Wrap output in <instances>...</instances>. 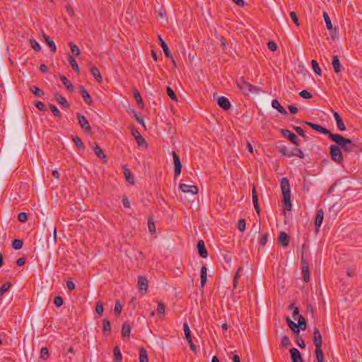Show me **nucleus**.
<instances>
[{
    "label": "nucleus",
    "instance_id": "obj_1",
    "mask_svg": "<svg viewBox=\"0 0 362 362\" xmlns=\"http://www.w3.org/2000/svg\"><path fill=\"white\" fill-rule=\"evenodd\" d=\"M281 189L283 195L284 209L287 211L291 210V190L288 180L283 177L281 180Z\"/></svg>",
    "mask_w": 362,
    "mask_h": 362
},
{
    "label": "nucleus",
    "instance_id": "obj_2",
    "mask_svg": "<svg viewBox=\"0 0 362 362\" xmlns=\"http://www.w3.org/2000/svg\"><path fill=\"white\" fill-rule=\"evenodd\" d=\"M236 85L240 92L245 95H249L250 93H258L259 92V89L246 81L244 77H240L237 80Z\"/></svg>",
    "mask_w": 362,
    "mask_h": 362
},
{
    "label": "nucleus",
    "instance_id": "obj_3",
    "mask_svg": "<svg viewBox=\"0 0 362 362\" xmlns=\"http://www.w3.org/2000/svg\"><path fill=\"white\" fill-rule=\"evenodd\" d=\"M330 139L335 142L339 147L340 146L345 152L349 153L351 151V146H354V144L351 139L337 134L332 135Z\"/></svg>",
    "mask_w": 362,
    "mask_h": 362
},
{
    "label": "nucleus",
    "instance_id": "obj_4",
    "mask_svg": "<svg viewBox=\"0 0 362 362\" xmlns=\"http://www.w3.org/2000/svg\"><path fill=\"white\" fill-rule=\"evenodd\" d=\"M329 149L332 160L337 164H341L344 161V156L339 146L337 144L331 145Z\"/></svg>",
    "mask_w": 362,
    "mask_h": 362
},
{
    "label": "nucleus",
    "instance_id": "obj_5",
    "mask_svg": "<svg viewBox=\"0 0 362 362\" xmlns=\"http://www.w3.org/2000/svg\"><path fill=\"white\" fill-rule=\"evenodd\" d=\"M304 124L309 126L313 129H314L321 134L328 135L330 139H331V136L334 134L329 129H327L317 124L313 123V122H308V121L304 122Z\"/></svg>",
    "mask_w": 362,
    "mask_h": 362
},
{
    "label": "nucleus",
    "instance_id": "obj_6",
    "mask_svg": "<svg viewBox=\"0 0 362 362\" xmlns=\"http://www.w3.org/2000/svg\"><path fill=\"white\" fill-rule=\"evenodd\" d=\"M281 133L284 137L287 138L296 146H298L300 145L298 136L291 131L286 129H282L281 130Z\"/></svg>",
    "mask_w": 362,
    "mask_h": 362
},
{
    "label": "nucleus",
    "instance_id": "obj_7",
    "mask_svg": "<svg viewBox=\"0 0 362 362\" xmlns=\"http://www.w3.org/2000/svg\"><path fill=\"white\" fill-rule=\"evenodd\" d=\"M131 132H132V136L135 138L138 146L146 148L147 143H146L145 139L138 132V130L136 129H135L134 127H132Z\"/></svg>",
    "mask_w": 362,
    "mask_h": 362
},
{
    "label": "nucleus",
    "instance_id": "obj_8",
    "mask_svg": "<svg viewBox=\"0 0 362 362\" xmlns=\"http://www.w3.org/2000/svg\"><path fill=\"white\" fill-rule=\"evenodd\" d=\"M77 119L78 124H80L81 127L86 132H91V127L89 124V122L86 117L79 113L77 114Z\"/></svg>",
    "mask_w": 362,
    "mask_h": 362
},
{
    "label": "nucleus",
    "instance_id": "obj_9",
    "mask_svg": "<svg viewBox=\"0 0 362 362\" xmlns=\"http://www.w3.org/2000/svg\"><path fill=\"white\" fill-rule=\"evenodd\" d=\"M173 156L174 166H175L174 175H175V177H177L181 173L182 164H181V161H180L179 156L177 155V153L175 151L173 152Z\"/></svg>",
    "mask_w": 362,
    "mask_h": 362
},
{
    "label": "nucleus",
    "instance_id": "obj_10",
    "mask_svg": "<svg viewBox=\"0 0 362 362\" xmlns=\"http://www.w3.org/2000/svg\"><path fill=\"white\" fill-rule=\"evenodd\" d=\"M180 189L185 193H190L193 195L198 193V187L195 185H188L186 184H180Z\"/></svg>",
    "mask_w": 362,
    "mask_h": 362
},
{
    "label": "nucleus",
    "instance_id": "obj_11",
    "mask_svg": "<svg viewBox=\"0 0 362 362\" xmlns=\"http://www.w3.org/2000/svg\"><path fill=\"white\" fill-rule=\"evenodd\" d=\"M313 344L315 348L322 347V335L318 328L315 327L313 331Z\"/></svg>",
    "mask_w": 362,
    "mask_h": 362
},
{
    "label": "nucleus",
    "instance_id": "obj_12",
    "mask_svg": "<svg viewBox=\"0 0 362 362\" xmlns=\"http://www.w3.org/2000/svg\"><path fill=\"white\" fill-rule=\"evenodd\" d=\"M323 17H324V19H325V21L326 23L327 29L331 31L332 37L334 38V35L337 33V29L332 28V24L331 22V19L327 12H325V11L323 12Z\"/></svg>",
    "mask_w": 362,
    "mask_h": 362
},
{
    "label": "nucleus",
    "instance_id": "obj_13",
    "mask_svg": "<svg viewBox=\"0 0 362 362\" xmlns=\"http://www.w3.org/2000/svg\"><path fill=\"white\" fill-rule=\"evenodd\" d=\"M138 288L140 291H144L145 293L148 291V279L142 276L138 277Z\"/></svg>",
    "mask_w": 362,
    "mask_h": 362
},
{
    "label": "nucleus",
    "instance_id": "obj_14",
    "mask_svg": "<svg viewBox=\"0 0 362 362\" xmlns=\"http://www.w3.org/2000/svg\"><path fill=\"white\" fill-rule=\"evenodd\" d=\"M324 218V211L322 209H318L316 213V217L315 220V230L317 232H318L319 228H320L322 221Z\"/></svg>",
    "mask_w": 362,
    "mask_h": 362
},
{
    "label": "nucleus",
    "instance_id": "obj_15",
    "mask_svg": "<svg viewBox=\"0 0 362 362\" xmlns=\"http://www.w3.org/2000/svg\"><path fill=\"white\" fill-rule=\"evenodd\" d=\"M217 104L224 110H228L231 107L229 100L224 96H221L218 98Z\"/></svg>",
    "mask_w": 362,
    "mask_h": 362
},
{
    "label": "nucleus",
    "instance_id": "obj_16",
    "mask_svg": "<svg viewBox=\"0 0 362 362\" xmlns=\"http://www.w3.org/2000/svg\"><path fill=\"white\" fill-rule=\"evenodd\" d=\"M290 354L292 362H303L301 354L296 348H291Z\"/></svg>",
    "mask_w": 362,
    "mask_h": 362
},
{
    "label": "nucleus",
    "instance_id": "obj_17",
    "mask_svg": "<svg viewBox=\"0 0 362 362\" xmlns=\"http://www.w3.org/2000/svg\"><path fill=\"white\" fill-rule=\"evenodd\" d=\"M197 247L199 255L203 258L207 257L208 252L205 247L204 242L202 240L198 241Z\"/></svg>",
    "mask_w": 362,
    "mask_h": 362
},
{
    "label": "nucleus",
    "instance_id": "obj_18",
    "mask_svg": "<svg viewBox=\"0 0 362 362\" xmlns=\"http://www.w3.org/2000/svg\"><path fill=\"white\" fill-rule=\"evenodd\" d=\"M289 239H290V238H289L288 235L286 232H284V231H281L279 233V235L278 237V240H279V243L284 247H286L288 245Z\"/></svg>",
    "mask_w": 362,
    "mask_h": 362
},
{
    "label": "nucleus",
    "instance_id": "obj_19",
    "mask_svg": "<svg viewBox=\"0 0 362 362\" xmlns=\"http://www.w3.org/2000/svg\"><path fill=\"white\" fill-rule=\"evenodd\" d=\"M80 93L83 97V99L85 101V103L89 105H91L93 103L92 98L88 93V91L85 89V88L82 86H80Z\"/></svg>",
    "mask_w": 362,
    "mask_h": 362
},
{
    "label": "nucleus",
    "instance_id": "obj_20",
    "mask_svg": "<svg viewBox=\"0 0 362 362\" xmlns=\"http://www.w3.org/2000/svg\"><path fill=\"white\" fill-rule=\"evenodd\" d=\"M158 39H159V45L163 48L165 57L168 58H172L173 57L170 54V49H169V47H168L167 43L160 35L158 36Z\"/></svg>",
    "mask_w": 362,
    "mask_h": 362
},
{
    "label": "nucleus",
    "instance_id": "obj_21",
    "mask_svg": "<svg viewBox=\"0 0 362 362\" xmlns=\"http://www.w3.org/2000/svg\"><path fill=\"white\" fill-rule=\"evenodd\" d=\"M334 117L335 119L338 129L340 131H344L346 129V127L339 114L337 112H334Z\"/></svg>",
    "mask_w": 362,
    "mask_h": 362
},
{
    "label": "nucleus",
    "instance_id": "obj_22",
    "mask_svg": "<svg viewBox=\"0 0 362 362\" xmlns=\"http://www.w3.org/2000/svg\"><path fill=\"white\" fill-rule=\"evenodd\" d=\"M54 98L56 100L64 107L69 108L70 105L69 103L67 102L66 99L64 97H62L61 95L58 94L57 93H54Z\"/></svg>",
    "mask_w": 362,
    "mask_h": 362
},
{
    "label": "nucleus",
    "instance_id": "obj_23",
    "mask_svg": "<svg viewBox=\"0 0 362 362\" xmlns=\"http://www.w3.org/2000/svg\"><path fill=\"white\" fill-rule=\"evenodd\" d=\"M42 37H43L45 41L46 42L47 45L50 48V50L52 51V52L55 53L57 47H56V45H55L54 42L48 35H46L44 33L42 34Z\"/></svg>",
    "mask_w": 362,
    "mask_h": 362
},
{
    "label": "nucleus",
    "instance_id": "obj_24",
    "mask_svg": "<svg viewBox=\"0 0 362 362\" xmlns=\"http://www.w3.org/2000/svg\"><path fill=\"white\" fill-rule=\"evenodd\" d=\"M272 107L274 109L277 110L280 113H281V114H283L284 115H288L287 111L285 110V108L284 107H282L281 105V104L279 103V102L277 100H272Z\"/></svg>",
    "mask_w": 362,
    "mask_h": 362
},
{
    "label": "nucleus",
    "instance_id": "obj_25",
    "mask_svg": "<svg viewBox=\"0 0 362 362\" xmlns=\"http://www.w3.org/2000/svg\"><path fill=\"white\" fill-rule=\"evenodd\" d=\"M332 64L335 73H339L341 71V63L338 56L334 55L332 57Z\"/></svg>",
    "mask_w": 362,
    "mask_h": 362
},
{
    "label": "nucleus",
    "instance_id": "obj_26",
    "mask_svg": "<svg viewBox=\"0 0 362 362\" xmlns=\"http://www.w3.org/2000/svg\"><path fill=\"white\" fill-rule=\"evenodd\" d=\"M123 173L126 178V180L129 183L134 185V176L132 175L131 171L129 170V169H128L126 167H124L123 168Z\"/></svg>",
    "mask_w": 362,
    "mask_h": 362
},
{
    "label": "nucleus",
    "instance_id": "obj_27",
    "mask_svg": "<svg viewBox=\"0 0 362 362\" xmlns=\"http://www.w3.org/2000/svg\"><path fill=\"white\" fill-rule=\"evenodd\" d=\"M90 71L92 76L95 78V80L98 82L101 83L102 82V76L100 74L99 69L95 66H92L90 68Z\"/></svg>",
    "mask_w": 362,
    "mask_h": 362
},
{
    "label": "nucleus",
    "instance_id": "obj_28",
    "mask_svg": "<svg viewBox=\"0 0 362 362\" xmlns=\"http://www.w3.org/2000/svg\"><path fill=\"white\" fill-rule=\"evenodd\" d=\"M252 202L255 209L256 212L259 214L260 213V208L258 204V198L255 187L252 189Z\"/></svg>",
    "mask_w": 362,
    "mask_h": 362
},
{
    "label": "nucleus",
    "instance_id": "obj_29",
    "mask_svg": "<svg viewBox=\"0 0 362 362\" xmlns=\"http://www.w3.org/2000/svg\"><path fill=\"white\" fill-rule=\"evenodd\" d=\"M297 326H298V332H300V329L305 330L306 329V327H307L306 320L303 315L298 316Z\"/></svg>",
    "mask_w": 362,
    "mask_h": 362
},
{
    "label": "nucleus",
    "instance_id": "obj_30",
    "mask_svg": "<svg viewBox=\"0 0 362 362\" xmlns=\"http://www.w3.org/2000/svg\"><path fill=\"white\" fill-rule=\"evenodd\" d=\"M207 279V269L205 266L201 268V286L204 287L206 283Z\"/></svg>",
    "mask_w": 362,
    "mask_h": 362
},
{
    "label": "nucleus",
    "instance_id": "obj_31",
    "mask_svg": "<svg viewBox=\"0 0 362 362\" xmlns=\"http://www.w3.org/2000/svg\"><path fill=\"white\" fill-rule=\"evenodd\" d=\"M93 151L99 158L106 159V156L104 153L103 149L97 144H95V146L93 148ZM105 162H106V160H105Z\"/></svg>",
    "mask_w": 362,
    "mask_h": 362
},
{
    "label": "nucleus",
    "instance_id": "obj_32",
    "mask_svg": "<svg viewBox=\"0 0 362 362\" xmlns=\"http://www.w3.org/2000/svg\"><path fill=\"white\" fill-rule=\"evenodd\" d=\"M60 77V79L62 81V82L63 83V84L66 86V88L70 90V91H74V86L71 84V83L66 78V76H63V75H60L59 76Z\"/></svg>",
    "mask_w": 362,
    "mask_h": 362
},
{
    "label": "nucleus",
    "instance_id": "obj_33",
    "mask_svg": "<svg viewBox=\"0 0 362 362\" xmlns=\"http://www.w3.org/2000/svg\"><path fill=\"white\" fill-rule=\"evenodd\" d=\"M286 321L288 323V327H290V329L292 330V332L295 334H298V326H297V324L296 322H294L293 321H292L289 317H286Z\"/></svg>",
    "mask_w": 362,
    "mask_h": 362
},
{
    "label": "nucleus",
    "instance_id": "obj_34",
    "mask_svg": "<svg viewBox=\"0 0 362 362\" xmlns=\"http://www.w3.org/2000/svg\"><path fill=\"white\" fill-rule=\"evenodd\" d=\"M68 60H69L70 66L72 67V69L74 70V71L78 74H79V66H78L76 59L72 56H69Z\"/></svg>",
    "mask_w": 362,
    "mask_h": 362
},
{
    "label": "nucleus",
    "instance_id": "obj_35",
    "mask_svg": "<svg viewBox=\"0 0 362 362\" xmlns=\"http://www.w3.org/2000/svg\"><path fill=\"white\" fill-rule=\"evenodd\" d=\"M139 362H148L147 352L143 347L139 349Z\"/></svg>",
    "mask_w": 362,
    "mask_h": 362
},
{
    "label": "nucleus",
    "instance_id": "obj_36",
    "mask_svg": "<svg viewBox=\"0 0 362 362\" xmlns=\"http://www.w3.org/2000/svg\"><path fill=\"white\" fill-rule=\"evenodd\" d=\"M131 332V327L129 325V323L125 322L122 325V335L123 337H129Z\"/></svg>",
    "mask_w": 362,
    "mask_h": 362
},
{
    "label": "nucleus",
    "instance_id": "obj_37",
    "mask_svg": "<svg viewBox=\"0 0 362 362\" xmlns=\"http://www.w3.org/2000/svg\"><path fill=\"white\" fill-rule=\"evenodd\" d=\"M29 89L30 92H32L37 97H42L45 94L42 90L34 86H30Z\"/></svg>",
    "mask_w": 362,
    "mask_h": 362
},
{
    "label": "nucleus",
    "instance_id": "obj_38",
    "mask_svg": "<svg viewBox=\"0 0 362 362\" xmlns=\"http://www.w3.org/2000/svg\"><path fill=\"white\" fill-rule=\"evenodd\" d=\"M183 329H184V332H185L186 340L187 341L192 340V339L191 337L190 329H189V325L187 322L184 323Z\"/></svg>",
    "mask_w": 362,
    "mask_h": 362
},
{
    "label": "nucleus",
    "instance_id": "obj_39",
    "mask_svg": "<svg viewBox=\"0 0 362 362\" xmlns=\"http://www.w3.org/2000/svg\"><path fill=\"white\" fill-rule=\"evenodd\" d=\"M311 64H312V67H313V69L314 71V72L319 75V76H321L322 75V71H321V69L320 68V66L318 64V63L317 62L316 60L315 59H313L311 61Z\"/></svg>",
    "mask_w": 362,
    "mask_h": 362
},
{
    "label": "nucleus",
    "instance_id": "obj_40",
    "mask_svg": "<svg viewBox=\"0 0 362 362\" xmlns=\"http://www.w3.org/2000/svg\"><path fill=\"white\" fill-rule=\"evenodd\" d=\"M113 354H114V356H115V360L116 361H121L122 359V354L120 352V349L119 348V346H116L114 349H113Z\"/></svg>",
    "mask_w": 362,
    "mask_h": 362
},
{
    "label": "nucleus",
    "instance_id": "obj_41",
    "mask_svg": "<svg viewBox=\"0 0 362 362\" xmlns=\"http://www.w3.org/2000/svg\"><path fill=\"white\" fill-rule=\"evenodd\" d=\"M69 45L71 48L72 54H74L75 56H78L81 53V51H80V49L78 48V47L72 42H70Z\"/></svg>",
    "mask_w": 362,
    "mask_h": 362
},
{
    "label": "nucleus",
    "instance_id": "obj_42",
    "mask_svg": "<svg viewBox=\"0 0 362 362\" xmlns=\"http://www.w3.org/2000/svg\"><path fill=\"white\" fill-rule=\"evenodd\" d=\"M292 156H296L300 158H304L305 155L300 149L295 148L293 150V151L291 153V155H289V157H292Z\"/></svg>",
    "mask_w": 362,
    "mask_h": 362
},
{
    "label": "nucleus",
    "instance_id": "obj_43",
    "mask_svg": "<svg viewBox=\"0 0 362 362\" xmlns=\"http://www.w3.org/2000/svg\"><path fill=\"white\" fill-rule=\"evenodd\" d=\"M23 245V240L21 239H15L12 243V247L15 250H20Z\"/></svg>",
    "mask_w": 362,
    "mask_h": 362
},
{
    "label": "nucleus",
    "instance_id": "obj_44",
    "mask_svg": "<svg viewBox=\"0 0 362 362\" xmlns=\"http://www.w3.org/2000/svg\"><path fill=\"white\" fill-rule=\"evenodd\" d=\"M73 141L75 144V145L79 148V149H82L83 150L85 148V146L82 141V140L78 137V136H74L73 138Z\"/></svg>",
    "mask_w": 362,
    "mask_h": 362
},
{
    "label": "nucleus",
    "instance_id": "obj_45",
    "mask_svg": "<svg viewBox=\"0 0 362 362\" xmlns=\"http://www.w3.org/2000/svg\"><path fill=\"white\" fill-rule=\"evenodd\" d=\"M30 46L32 47V48L35 51V52H40V49H41V46L40 45V44L34 39H30Z\"/></svg>",
    "mask_w": 362,
    "mask_h": 362
},
{
    "label": "nucleus",
    "instance_id": "obj_46",
    "mask_svg": "<svg viewBox=\"0 0 362 362\" xmlns=\"http://www.w3.org/2000/svg\"><path fill=\"white\" fill-rule=\"evenodd\" d=\"M11 286V282H6L0 287V296L4 295Z\"/></svg>",
    "mask_w": 362,
    "mask_h": 362
},
{
    "label": "nucleus",
    "instance_id": "obj_47",
    "mask_svg": "<svg viewBox=\"0 0 362 362\" xmlns=\"http://www.w3.org/2000/svg\"><path fill=\"white\" fill-rule=\"evenodd\" d=\"M166 91H167V94L168 95V96L173 100H174V101H177V95H176L175 93L174 92V90L170 86L167 87Z\"/></svg>",
    "mask_w": 362,
    "mask_h": 362
},
{
    "label": "nucleus",
    "instance_id": "obj_48",
    "mask_svg": "<svg viewBox=\"0 0 362 362\" xmlns=\"http://www.w3.org/2000/svg\"><path fill=\"white\" fill-rule=\"evenodd\" d=\"M281 343L282 346L285 348H288L291 345V341L289 338L286 335L282 336Z\"/></svg>",
    "mask_w": 362,
    "mask_h": 362
},
{
    "label": "nucleus",
    "instance_id": "obj_49",
    "mask_svg": "<svg viewBox=\"0 0 362 362\" xmlns=\"http://www.w3.org/2000/svg\"><path fill=\"white\" fill-rule=\"evenodd\" d=\"M122 305H121V303H119V300H117L115 303V309H114L115 314L117 316H119L122 313Z\"/></svg>",
    "mask_w": 362,
    "mask_h": 362
},
{
    "label": "nucleus",
    "instance_id": "obj_50",
    "mask_svg": "<svg viewBox=\"0 0 362 362\" xmlns=\"http://www.w3.org/2000/svg\"><path fill=\"white\" fill-rule=\"evenodd\" d=\"M49 354L48 349L46 347L42 348V349L40 351V358L42 359L46 360L49 358Z\"/></svg>",
    "mask_w": 362,
    "mask_h": 362
},
{
    "label": "nucleus",
    "instance_id": "obj_51",
    "mask_svg": "<svg viewBox=\"0 0 362 362\" xmlns=\"http://www.w3.org/2000/svg\"><path fill=\"white\" fill-rule=\"evenodd\" d=\"M49 108L55 117H59V118L62 117V114H61L60 111L57 108L56 106L51 104V105H49Z\"/></svg>",
    "mask_w": 362,
    "mask_h": 362
},
{
    "label": "nucleus",
    "instance_id": "obj_52",
    "mask_svg": "<svg viewBox=\"0 0 362 362\" xmlns=\"http://www.w3.org/2000/svg\"><path fill=\"white\" fill-rule=\"evenodd\" d=\"M134 97L139 105H143V101L139 92L137 90L134 91Z\"/></svg>",
    "mask_w": 362,
    "mask_h": 362
},
{
    "label": "nucleus",
    "instance_id": "obj_53",
    "mask_svg": "<svg viewBox=\"0 0 362 362\" xmlns=\"http://www.w3.org/2000/svg\"><path fill=\"white\" fill-rule=\"evenodd\" d=\"M293 129L296 131V132L299 134L300 136H301L302 137H303L305 139H307L308 137L307 136L305 135L303 129L300 127H297V126H293Z\"/></svg>",
    "mask_w": 362,
    "mask_h": 362
},
{
    "label": "nucleus",
    "instance_id": "obj_54",
    "mask_svg": "<svg viewBox=\"0 0 362 362\" xmlns=\"http://www.w3.org/2000/svg\"><path fill=\"white\" fill-rule=\"evenodd\" d=\"M296 343L301 349L305 348V343L302 337L298 334H296Z\"/></svg>",
    "mask_w": 362,
    "mask_h": 362
},
{
    "label": "nucleus",
    "instance_id": "obj_55",
    "mask_svg": "<svg viewBox=\"0 0 362 362\" xmlns=\"http://www.w3.org/2000/svg\"><path fill=\"white\" fill-rule=\"evenodd\" d=\"M148 225L149 232L151 233H156V225L151 218H148Z\"/></svg>",
    "mask_w": 362,
    "mask_h": 362
},
{
    "label": "nucleus",
    "instance_id": "obj_56",
    "mask_svg": "<svg viewBox=\"0 0 362 362\" xmlns=\"http://www.w3.org/2000/svg\"><path fill=\"white\" fill-rule=\"evenodd\" d=\"M95 312L99 315H102L103 313V304L101 301H98L96 303Z\"/></svg>",
    "mask_w": 362,
    "mask_h": 362
},
{
    "label": "nucleus",
    "instance_id": "obj_57",
    "mask_svg": "<svg viewBox=\"0 0 362 362\" xmlns=\"http://www.w3.org/2000/svg\"><path fill=\"white\" fill-rule=\"evenodd\" d=\"M315 354L317 360H324V354L321 347L315 348Z\"/></svg>",
    "mask_w": 362,
    "mask_h": 362
},
{
    "label": "nucleus",
    "instance_id": "obj_58",
    "mask_svg": "<svg viewBox=\"0 0 362 362\" xmlns=\"http://www.w3.org/2000/svg\"><path fill=\"white\" fill-rule=\"evenodd\" d=\"M238 228L241 231L243 232L246 228V223L245 219L241 218L239 220L238 223Z\"/></svg>",
    "mask_w": 362,
    "mask_h": 362
},
{
    "label": "nucleus",
    "instance_id": "obj_59",
    "mask_svg": "<svg viewBox=\"0 0 362 362\" xmlns=\"http://www.w3.org/2000/svg\"><path fill=\"white\" fill-rule=\"evenodd\" d=\"M165 305L163 302H159L157 308V313L159 315H164Z\"/></svg>",
    "mask_w": 362,
    "mask_h": 362
},
{
    "label": "nucleus",
    "instance_id": "obj_60",
    "mask_svg": "<svg viewBox=\"0 0 362 362\" xmlns=\"http://www.w3.org/2000/svg\"><path fill=\"white\" fill-rule=\"evenodd\" d=\"M302 275L303 277V280L305 282H308L310 281V272L309 269H302Z\"/></svg>",
    "mask_w": 362,
    "mask_h": 362
},
{
    "label": "nucleus",
    "instance_id": "obj_61",
    "mask_svg": "<svg viewBox=\"0 0 362 362\" xmlns=\"http://www.w3.org/2000/svg\"><path fill=\"white\" fill-rule=\"evenodd\" d=\"M28 220V215L25 212H21L18 215V221L23 223L25 222Z\"/></svg>",
    "mask_w": 362,
    "mask_h": 362
},
{
    "label": "nucleus",
    "instance_id": "obj_62",
    "mask_svg": "<svg viewBox=\"0 0 362 362\" xmlns=\"http://www.w3.org/2000/svg\"><path fill=\"white\" fill-rule=\"evenodd\" d=\"M63 303H64V300H63L62 298L59 296H56L54 299V303L55 306L57 308L62 306Z\"/></svg>",
    "mask_w": 362,
    "mask_h": 362
},
{
    "label": "nucleus",
    "instance_id": "obj_63",
    "mask_svg": "<svg viewBox=\"0 0 362 362\" xmlns=\"http://www.w3.org/2000/svg\"><path fill=\"white\" fill-rule=\"evenodd\" d=\"M299 95L304 99H310L312 98V94L306 90L300 91Z\"/></svg>",
    "mask_w": 362,
    "mask_h": 362
},
{
    "label": "nucleus",
    "instance_id": "obj_64",
    "mask_svg": "<svg viewBox=\"0 0 362 362\" xmlns=\"http://www.w3.org/2000/svg\"><path fill=\"white\" fill-rule=\"evenodd\" d=\"M268 240V234L265 233L262 235V236L259 238V243L262 246H264Z\"/></svg>",
    "mask_w": 362,
    "mask_h": 362
}]
</instances>
